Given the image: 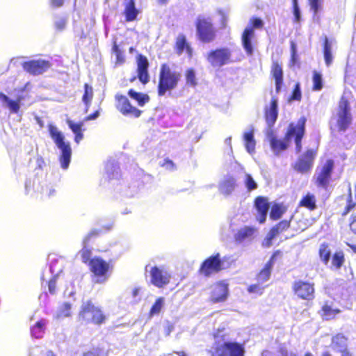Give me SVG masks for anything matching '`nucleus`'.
Listing matches in <instances>:
<instances>
[{
  "instance_id": "obj_58",
  "label": "nucleus",
  "mask_w": 356,
  "mask_h": 356,
  "mask_svg": "<svg viewBox=\"0 0 356 356\" xmlns=\"http://www.w3.org/2000/svg\"><path fill=\"white\" fill-rule=\"evenodd\" d=\"M282 256V252L280 250H275L273 252L272 255L270 256V259L268 261L271 262V266L273 267L275 262L279 259L281 258Z\"/></svg>"
},
{
  "instance_id": "obj_64",
  "label": "nucleus",
  "mask_w": 356,
  "mask_h": 356,
  "mask_svg": "<svg viewBox=\"0 0 356 356\" xmlns=\"http://www.w3.org/2000/svg\"><path fill=\"white\" fill-rule=\"evenodd\" d=\"M99 115V112L98 111H95L94 113L88 115V116L86 117L85 120H95L96 119Z\"/></svg>"
},
{
  "instance_id": "obj_23",
  "label": "nucleus",
  "mask_w": 356,
  "mask_h": 356,
  "mask_svg": "<svg viewBox=\"0 0 356 356\" xmlns=\"http://www.w3.org/2000/svg\"><path fill=\"white\" fill-rule=\"evenodd\" d=\"M175 51L179 56L186 52L188 58H191L193 55V48L187 42L186 38L184 34H179L176 38L175 43Z\"/></svg>"
},
{
  "instance_id": "obj_10",
  "label": "nucleus",
  "mask_w": 356,
  "mask_h": 356,
  "mask_svg": "<svg viewBox=\"0 0 356 356\" xmlns=\"http://www.w3.org/2000/svg\"><path fill=\"white\" fill-rule=\"evenodd\" d=\"M291 291L293 296L298 300L312 302L316 297L315 284L309 281L295 280L292 283Z\"/></svg>"
},
{
  "instance_id": "obj_33",
  "label": "nucleus",
  "mask_w": 356,
  "mask_h": 356,
  "mask_svg": "<svg viewBox=\"0 0 356 356\" xmlns=\"http://www.w3.org/2000/svg\"><path fill=\"white\" fill-rule=\"evenodd\" d=\"M128 95L135 100L139 106H143L150 100L149 96L146 93L138 92L134 89H129Z\"/></svg>"
},
{
  "instance_id": "obj_50",
  "label": "nucleus",
  "mask_w": 356,
  "mask_h": 356,
  "mask_svg": "<svg viewBox=\"0 0 356 356\" xmlns=\"http://www.w3.org/2000/svg\"><path fill=\"white\" fill-rule=\"evenodd\" d=\"M72 305L70 302H63L59 309V316L63 317H68L71 315Z\"/></svg>"
},
{
  "instance_id": "obj_46",
  "label": "nucleus",
  "mask_w": 356,
  "mask_h": 356,
  "mask_svg": "<svg viewBox=\"0 0 356 356\" xmlns=\"http://www.w3.org/2000/svg\"><path fill=\"white\" fill-rule=\"evenodd\" d=\"M356 207V202L353 200L351 190L349 189L348 195L346 199V205L341 213V216H345L348 215L350 211Z\"/></svg>"
},
{
  "instance_id": "obj_44",
  "label": "nucleus",
  "mask_w": 356,
  "mask_h": 356,
  "mask_svg": "<svg viewBox=\"0 0 356 356\" xmlns=\"http://www.w3.org/2000/svg\"><path fill=\"white\" fill-rule=\"evenodd\" d=\"M163 304H164V298H163V297L158 298L155 300L154 303L152 305V307L149 309V316L152 317L154 315L159 314L162 309Z\"/></svg>"
},
{
  "instance_id": "obj_42",
  "label": "nucleus",
  "mask_w": 356,
  "mask_h": 356,
  "mask_svg": "<svg viewBox=\"0 0 356 356\" xmlns=\"http://www.w3.org/2000/svg\"><path fill=\"white\" fill-rule=\"evenodd\" d=\"M345 261V256L343 251H336L332 256V266L336 268H341Z\"/></svg>"
},
{
  "instance_id": "obj_49",
  "label": "nucleus",
  "mask_w": 356,
  "mask_h": 356,
  "mask_svg": "<svg viewBox=\"0 0 356 356\" xmlns=\"http://www.w3.org/2000/svg\"><path fill=\"white\" fill-rule=\"evenodd\" d=\"M302 99V94L300 91V83H297L292 91L291 96L289 98V100L291 101H300Z\"/></svg>"
},
{
  "instance_id": "obj_8",
  "label": "nucleus",
  "mask_w": 356,
  "mask_h": 356,
  "mask_svg": "<svg viewBox=\"0 0 356 356\" xmlns=\"http://www.w3.org/2000/svg\"><path fill=\"white\" fill-rule=\"evenodd\" d=\"M337 126L339 131H345L351 124L353 118L348 97L342 95L337 109Z\"/></svg>"
},
{
  "instance_id": "obj_55",
  "label": "nucleus",
  "mask_w": 356,
  "mask_h": 356,
  "mask_svg": "<svg viewBox=\"0 0 356 356\" xmlns=\"http://www.w3.org/2000/svg\"><path fill=\"white\" fill-rule=\"evenodd\" d=\"M293 11L294 15V21L299 22L300 20V12L298 5V0H293Z\"/></svg>"
},
{
  "instance_id": "obj_54",
  "label": "nucleus",
  "mask_w": 356,
  "mask_h": 356,
  "mask_svg": "<svg viewBox=\"0 0 356 356\" xmlns=\"http://www.w3.org/2000/svg\"><path fill=\"white\" fill-rule=\"evenodd\" d=\"M311 10L313 11L314 15H316L321 9L323 0H308Z\"/></svg>"
},
{
  "instance_id": "obj_3",
  "label": "nucleus",
  "mask_w": 356,
  "mask_h": 356,
  "mask_svg": "<svg viewBox=\"0 0 356 356\" xmlns=\"http://www.w3.org/2000/svg\"><path fill=\"white\" fill-rule=\"evenodd\" d=\"M91 277L95 283L106 282L113 270V261H105L100 257H94L88 266Z\"/></svg>"
},
{
  "instance_id": "obj_19",
  "label": "nucleus",
  "mask_w": 356,
  "mask_h": 356,
  "mask_svg": "<svg viewBox=\"0 0 356 356\" xmlns=\"http://www.w3.org/2000/svg\"><path fill=\"white\" fill-rule=\"evenodd\" d=\"M292 218L293 216L289 220H282L272 227L264 238L262 245L265 248H270L272 245L273 239L290 227Z\"/></svg>"
},
{
  "instance_id": "obj_14",
  "label": "nucleus",
  "mask_w": 356,
  "mask_h": 356,
  "mask_svg": "<svg viewBox=\"0 0 356 356\" xmlns=\"http://www.w3.org/2000/svg\"><path fill=\"white\" fill-rule=\"evenodd\" d=\"M115 108L122 115L134 118L141 115L143 111L133 106L125 95L118 93L115 95Z\"/></svg>"
},
{
  "instance_id": "obj_39",
  "label": "nucleus",
  "mask_w": 356,
  "mask_h": 356,
  "mask_svg": "<svg viewBox=\"0 0 356 356\" xmlns=\"http://www.w3.org/2000/svg\"><path fill=\"white\" fill-rule=\"evenodd\" d=\"M83 87L84 92L82 97V101L86 106L85 111L88 112L92 99L93 98V89L92 87L90 86L88 83H85Z\"/></svg>"
},
{
  "instance_id": "obj_35",
  "label": "nucleus",
  "mask_w": 356,
  "mask_h": 356,
  "mask_svg": "<svg viewBox=\"0 0 356 356\" xmlns=\"http://www.w3.org/2000/svg\"><path fill=\"white\" fill-rule=\"evenodd\" d=\"M272 268L271 262L267 261L263 268L257 274V281L261 283L268 281L270 277Z\"/></svg>"
},
{
  "instance_id": "obj_60",
  "label": "nucleus",
  "mask_w": 356,
  "mask_h": 356,
  "mask_svg": "<svg viewBox=\"0 0 356 356\" xmlns=\"http://www.w3.org/2000/svg\"><path fill=\"white\" fill-rule=\"evenodd\" d=\"M223 186L227 189H233L235 186V179L233 177H230L225 180Z\"/></svg>"
},
{
  "instance_id": "obj_48",
  "label": "nucleus",
  "mask_w": 356,
  "mask_h": 356,
  "mask_svg": "<svg viewBox=\"0 0 356 356\" xmlns=\"http://www.w3.org/2000/svg\"><path fill=\"white\" fill-rule=\"evenodd\" d=\"M80 254L81 257L82 261L89 266V264L91 261V259H92V250L86 247H83L80 250Z\"/></svg>"
},
{
  "instance_id": "obj_62",
  "label": "nucleus",
  "mask_w": 356,
  "mask_h": 356,
  "mask_svg": "<svg viewBox=\"0 0 356 356\" xmlns=\"http://www.w3.org/2000/svg\"><path fill=\"white\" fill-rule=\"evenodd\" d=\"M65 0H50V5L53 8H60L64 5Z\"/></svg>"
},
{
  "instance_id": "obj_15",
  "label": "nucleus",
  "mask_w": 356,
  "mask_h": 356,
  "mask_svg": "<svg viewBox=\"0 0 356 356\" xmlns=\"http://www.w3.org/2000/svg\"><path fill=\"white\" fill-rule=\"evenodd\" d=\"M250 26L246 27L242 34V44L244 49L248 55H252L253 48L251 39L254 35V29H261L264 26L263 21L258 17H252L250 19Z\"/></svg>"
},
{
  "instance_id": "obj_5",
  "label": "nucleus",
  "mask_w": 356,
  "mask_h": 356,
  "mask_svg": "<svg viewBox=\"0 0 356 356\" xmlns=\"http://www.w3.org/2000/svg\"><path fill=\"white\" fill-rule=\"evenodd\" d=\"M49 134L56 146L60 150L59 161L61 168L67 169L71 161L72 148L70 143L65 141V138L62 133L59 131L54 126L50 125L49 128Z\"/></svg>"
},
{
  "instance_id": "obj_13",
  "label": "nucleus",
  "mask_w": 356,
  "mask_h": 356,
  "mask_svg": "<svg viewBox=\"0 0 356 356\" xmlns=\"http://www.w3.org/2000/svg\"><path fill=\"white\" fill-rule=\"evenodd\" d=\"M115 108L122 115L134 118L141 115L143 111L133 106L125 95L118 93L115 95Z\"/></svg>"
},
{
  "instance_id": "obj_52",
  "label": "nucleus",
  "mask_w": 356,
  "mask_h": 356,
  "mask_svg": "<svg viewBox=\"0 0 356 356\" xmlns=\"http://www.w3.org/2000/svg\"><path fill=\"white\" fill-rule=\"evenodd\" d=\"M67 124L74 134L82 132L83 122L75 123L71 120H67Z\"/></svg>"
},
{
  "instance_id": "obj_31",
  "label": "nucleus",
  "mask_w": 356,
  "mask_h": 356,
  "mask_svg": "<svg viewBox=\"0 0 356 356\" xmlns=\"http://www.w3.org/2000/svg\"><path fill=\"white\" fill-rule=\"evenodd\" d=\"M348 337L343 333H337L331 338V346L341 353V350H343V349H348Z\"/></svg>"
},
{
  "instance_id": "obj_29",
  "label": "nucleus",
  "mask_w": 356,
  "mask_h": 356,
  "mask_svg": "<svg viewBox=\"0 0 356 356\" xmlns=\"http://www.w3.org/2000/svg\"><path fill=\"white\" fill-rule=\"evenodd\" d=\"M341 312L339 308H332L330 303L325 302L319 312L320 316L323 320L331 321L336 318L337 316Z\"/></svg>"
},
{
  "instance_id": "obj_38",
  "label": "nucleus",
  "mask_w": 356,
  "mask_h": 356,
  "mask_svg": "<svg viewBox=\"0 0 356 356\" xmlns=\"http://www.w3.org/2000/svg\"><path fill=\"white\" fill-rule=\"evenodd\" d=\"M245 147L246 150L250 153H254L255 150L256 142L254 139L253 131L245 132L243 135Z\"/></svg>"
},
{
  "instance_id": "obj_2",
  "label": "nucleus",
  "mask_w": 356,
  "mask_h": 356,
  "mask_svg": "<svg viewBox=\"0 0 356 356\" xmlns=\"http://www.w3.org/2000/svg\"><path fill=\"white\" fill-rule=\"evenodd\" d=\"M181 79L180 72L173 70L167 63H162L159 73L158 95L163 96L167 92L175 90L178 86Z\"/></svg>"
},
{
  "instance_id": "obj_22",
  "label": "nucleus",
  "mask_w": 356,
  "mask_h": 356,
  "mask_svg": "<svg viewBox=\"0 0 356 356\" xmlns=\"http://www.w3.org/2000/svg\"><path fill=\"white\" fill-rule=\"evenodd\" d=\"M26 98V96L19 95L16 99H10L6 95L0 92V103L6 106L10 113H18L20 111V103Z\"/></svg>"
},
{
  "instance_id": "obj_11",
  "label": "nucleus",
  "mask_w": 356,
  "mask_h": 356,
  "mask_svg": "<svg viewBox=\"0 0 356 356\" xmlns=\"http://www.w3.org/2000/svg\"><path fill=\"white\" fill-rule=\"evenodd\" d=\"M223 262L220 253L212 254L205 259L200 266L198 273L204 277H209L223 270Z\"/></svg>"
},
{
  "instance_id": "obj_34",
  "label": "nucleus",
  "mask_w": 356,
  "mask_h": 356,
  "mask_svg": "<svg viewBox=\"0 0 356 356\" xmlns=\"http://www.w3.org/2000/svg\"><path fill=\"white\" fill-rule=\"evenodd\" d=\"M46 321L44 319H40L34 325L31 327V336L35 339H41L45 332Z\"/></svg>"
},
{
  "instance_id": "obj_57",
  "label": "nucleus",
  "mask_w": 356,
  "mask_h": 356,
  "mask_svg": "<svg viewBox=\"0 0 356 356\" xmlns=\"http://www.w3.org/2000/svg\"><path fill=\"white\" fill-rule=\"evenodd\" d=\"M282 256V252L280 250H275L273 252L272 255L270 256V259L268 261L271 262V266L273 267L275 262L279 259L281 258Z\"/></svg>"
},
{
  "instance_id": "obj_63",
  "label": "nucleus",
  "mask_w": 356,
  "mask_h": 356,
  "mask_svg": "<svg viewBox=\"0 0 356 356\" xmlns=\"http://www.w3.org/2000/svg\"><path fill=\"white\" fill-rule=\"evenodd\" d=\"M161 166H163V167L165 166L170 169H172L175 168V164L172 162V161H171L170 159H165L163 161V163L161 164Z\"/></svg>"
},
{
  "instance_id": "obj_17",
  "label": "nucleus",
  "mask_w": 356,
  "mask_h": 356,
  "mask_svg": "<svg viewBox=\"0 0 356 356\" xmlns=\"http://www.w3.org/2000/svg\"><path fill=\"white\" fill-rule=\"evenodd\" d=\"M317 149H307L294 164V170L300 173L309 172L313 166Z\"/></svg>"
},
{
  "instance_id": "obj_41",
  "label": "nucleus",
  "mask_w": 356,
  "mask_h": 356,
  "mask_svg": "<svg viewBox=\"0 0 356 356\" xmlns=\"http://www.w3.org/2000/svg\"><path fill=\"white\" fill-rule=\"evenodd\" d=\"M186 86L195 88L197 86V79L196 78L195 70L192 68H188L184 72Z\"/></svg>"
},
{
  "instance_id": "obj_28",
  "label": "nucleus",
  "mask_w": 356,
  "mask_h": 356,
  "mask_svg": "<svg viewBox=\"0 0 356 356\" xmlns=\"http://www.w3.org/2000/svg\"><path fill=\"white\" fill-rule=\"evenodd\" d=\"M270 74L275 80L276 92L278 93L283 83V70L278 62H273L270 69Z\"/></svg>"
},
{
  "instance_id": "obj_18",
  "label": "nucleus",
  "mask_w": 356,
  "mask_h": 356,
  "mask_svg": "<svg viewBox=\"0 0 356 356\" xmlns=\"http://www.w3.org/2000/svg\"><path fill=\"white\" fill-rule=\"evenodd\" d=\"M51 64L49 61L38 59L31 60L22 63L23 69L28 73L37 76L41 74L49 69Z\"/></svg>"
},
{
  "instance_id": "obj_7",
  "label": "nucleus",
  "mask_w": 356,
  "mask_h": 356,
  "mask_svg": "<svg viewBox=\"0 0 356 356\" xmlns=\"http://www.w3.org/2000/svg\"><path fill=\"white\" fill-rule=\"evenodd\" d=\"M334 168V161L327 159L321 165L317 167L313 177L314 184L320 188L327 190L332 180V175Z\"/></svg>"
},
{
  "instance_id": "obj_56",
  "label": "nucleus",
  "mask_w": 356,
  "mask_h": 356,
  "mask_svg": "<svg viewBox=\"0 0 356 356\" xmlns=\"http://www.w3.org/2000/svg\"><path fill=\"white\" fill-rule=\"evenodd\" d=\"M348 225L350 230L356 235V211L350 215Z\"/></svg>"
},
{
  "instance_id": "obj_36",
  "label": "nucleus",
  "mask_w": 356,
  "mask_h": 356,
  "mask_svg": "<svg viewBox=\"0 0 356 356\" xmlns=\"http://www.w3.org/2000/svg\"><path fill=\"white\" fill-rule=\"evenodd\" d=\"M111 52L115 56L116 65H121L125 63L126 57L124 51L120 48L116 40L113 41Z\"/></svg>"
},
{
  "instance_id": "obj_59",
  "label": "nucleus",
  "mask_w": 356,
  "mask_h": 356,
  "mask_svg": "<svg viewBox=\"0 0 356 356\" xmlns=\"http://www.w3.org/2000/svg\"><path fill=\"white\" fill-rule=\"evenodd\" d=\"M48 289L49 291L54 294L56 292V278L55 277H53L51 278L48 282Z\"/></svg>"
},
{
  "instance_id": "obj_43",
  "label": "nucleus",
  "mask_w": 356,
  "mask_h": 356,
  "mask_svg": "<svg viewBox=\"0 0 356 356\" xmlns=\"http://www.w3.org/2000/svg\"><path fill=\"white\" fill-rule=\"evenodd\" d=\"M318 254L324 264L327 265L330 261L331 256V251L329 248V245L327 243H323L320 245L318 250Z\"/></svg>"
},
{
  "instance_id": "obj_45",
  "label": "nucleus",
  "mask_w": 356,
  "mask_h": 356,
  "mask_svg": "<svg viewBox=\"0 0 356 356\" xmlns=\"http://www.w3.org/2000/svg\"><path fill=\"white\" fill-rule=\"evenodd\" d=\"M312 81H313V86H312L313 90L318 91L323 88V79H322V76L320 72H318L317 71L313 72Z\"/></svg>"
},
{
  "instance_id": "obj_21",
  "label": "nucleus",
  "mask_w": 356,
  "mask_h": 356,
  "mask_svg": "<svg viewBox=\"0 0 356 356\" xmlns=\"http://www.w3.org/2000/svg\"><path fill=\"white\" fill-rule=\"evenodd\" d=\"M151 282L155 286L162 288L170 283V275L157 266L150 270Z\"/></svg>"
},
{
  "instance_id": "obj_37",
  "label": "nucleus",
  "mask_w": 356,
  "mask_h": 356,
  "mask_svg": "<svg viewBox=\"0 0 356 356\" xmlns=\"http://www.w3.org/2000/svg\"><path fill=\"white\" fill-rule=\"evenodd\" d=\"M323 51L325 63L327 66H330L332 63V44L327 37L323 39Z\"/></svg>"
},
{
  "instance_id": "obj_61",
  "label": "nucleus",
  "mask_w": 356,
  "mask_h": 356,
  "mask_svg": "<svg viewBox=\"0 0 356 356\" xmlns=\"http://www.w3.org/2000/svg\"><path fill=\"white\" fill-rule=\"evenodd\" d=\"M67 24V19L65 18H61L56 22L55 27L58 31H62L65 29Z\"/></svg>"
},
{
  "instance_id": "obj_47",
  "label": "nucleus",
  "mask_w": 356,
  "mask_h": 356,
  "mask_svg": "<svg viewBox=\"0 0 356 356\" xmlns=\"http://www.w3.org/2000/svg\"><path fill=\"white\" fill-rule=\"evenodd\" d=\"M265 286L262 285V283L257 282L256 284L250 285L247 288V291L250 293H254L259 296L263 294Z\"/></svg>"
},
{
  "instance_id": "obj_4",
  "label": "nucleus",
  "mask_w": 356,
  "mask_h": 356,
  "mask_svg": "<svg viewBox=\"0 0 356 356\" xmlns=\"http://www.w3.org/2000/svg\"><path fill=\"white\" fill-rule=\"evenodd\" d=\"M196 36L204 44L213 42L216 38V29L211 17L198 16L195 20Z\"/></svg>"
},
{
  "instance_id": "obj_9",
  "label": "nucleus",
  "mask_w": 356,
  "mask_h": 356,
  "mask_svg": "<svg viewBox=\"0 0 356 356\" xmlns=\"http://www.w3.org/2000/svg\"><path fill=\"white\" fill-rule=\"evenodd\" d=\"M245 353L244 346L241 343L233 341L220 343L216 341L211 356H245Z\"/></svg>"
},
{
  "instance_id": "obj_12",
  "label": "nucleus",
  "mask_w": 356,
  "mask_h": 356,
  "mask_svg": "<svg viewBox=\"0 0 356 356\" xmlns=\"http://www.w3.org/2000/svg\"><path fill=\"white\" fill-rule=\"evenodd\" d=\"M207 60L213 67H220L233 62L232 51L227 47L211 50L207 55Z\"/></svg>"
},
{
  "instance_id": "obj_16",
  "label": "nucleus",
  "mask_w": 356,
  "mask_h": 356,
  "mask_svg": "<svg viewBox=\"0 0 356 356\" xmlns=\"http://www.w3.org/2000/svg\"><path fill=\"white\" fill-rule=\"evenodd\" d=\"M149 61L147 57L143 54H138L136 56V76H133L129 79V81L133 83L138 79L140 82L146 85L149 81Z\"/></svg>"
},
{
  "instance_id": "obj_25",
  "label": "nucleus",
  "mask_w": 356,
  "mask_h": 356,
  "mask_svg": "<svg viewBox=\"0 0 356 356\" xmlns=\"http://www.w3.org/2000/svg\"><path fill=\"white\" fill-rule=\"evenodd\" d=\"M268 138L270 147L276 155L285 151L290 144L289 140L286 139L285 136L283 139H280L273 132L269 134Z\"/></svg>"
},
{
  "instance_id": "obj_30",
  "label": "nucleus",
  "mask_w": 356,
  "mask_h": 356,
  "mask_svg": "<svg viewBox=\"0 0 356 356\" xmlns=\"http://www.w3.org/2000/svg\"><path fill=\"white\" fill-rule=\"evenodd\" d=\"M256 232V227L252 226H245L237 231L234 235V239L238 243H241L246 239L252 238Z\"/></svg>"
},
{
  "instance_id": "obj_51",
  "label": "nucleus",
  "mask_w": 356,
  "mask_h": 356,
  "mask_svg": "<svg viewBox=\"0 0 356 356\" xmlns=\"http://www.w3.org/2000/svg\"><path fill=\"white\" fill-rule=\"evenodd\" d=\"M101 234V230L99 229H92L83 238V243L86 245L89 244L91 241H92L94 238L99 237Z\"/></svg>"
},
{
  "instance_id": "obj_27",
  "label": "nucleus",
  "mask_w": 356,
  "mask_h": 356,
  "mask_svg": "<svg viewBox=\"0 0 356 356\" xmlns=\"http://www.w3.org/2000/svg\"><path fill=\"white\" fill-rule=\"evenodd\" d=\"M123 14L127 22H133L137 19L139 10L136 7L135 0H124Z\"/></svg>"
},
{
  "instance_id": "obj_32",
  "label": "nucleus",
  "mask_w": 356,
  "mask_h": 356,
  "mask_svg": "<svg viewBox=\"0 0 356 356\" xmlns=\"http://www.w3.org/2000/svg\"><path fill=\"white\" fill-rule=\"evenodd\" d=\"M300 207H304L309 211H314L317 208L316 197L314 194L307 193L298 203Z\"/></svg>"
},
{
  "instance_id": "obj_6",
  "label": "nucleus",
  "mask_w": 356,
  "mask_h": 356,
  "mask_svg": "<svg viewBox=\"0 0 356 356\" xmlns=\"http://www.w3.org/2000/svg\"><path fill=\"white\" fill-rule=\"evenodd\" d=\"M307 119L305 116L300 117L296 123H289L285 132L286 139L290 142L291 139L294 140L296 144V152H301L302 145V140L305 134V125Z\"/></svg>"
},
{
  "instance_id": "obj_40",
  "label": "nucleus",
  "mask_w": 356,
  "mask_h": 356,
  "mask_svg": "<svg viewBox=\"0 0 356 356\" xmlns=\"http://www.w3.org/2000/svg\"><path fill=\"white\" fill-rule=\"evenodd\" d=\"M286 211V207L282 204H274L270 209V218L273 220L280 219L282 215Z\"/></svg>"
},
{
  "instance_id": "obj_20",
  "label": "nucleus",
  "mask_w": 356,
  "mask_h": 356,
  "mask_svg": "<svg viewBox=\"0 0 356 356\" xmlns=\"http://www.w3.org/2000/svg\"><path fill=\"white\" fill-rule=\"evenodd\" d=\"M228 296V284L225 281H218L213 284L210 294V301L218 303L225 301Z\"/></svg>"
},
{
  "instance_id": "obj_24",
  "label": "nucleus",
  "mask_w": 356,
  "mask_h": 356,
  "mask_svg": "<svg viewBox=\"0 0 356 356\" xmlns=\"http://www.w3.org/2000/svg\"><path fill=\"white\" fill-rule=\"evenodd\" d=\"M278 117V106L277 100L275 97H273L270 100V104L269 107H266L264 109V118L266 122L269 127H272Z\"/></svg>"
},
{
  "instance_id": "obj_1",
  "label": "nucleus",
  "mask_w": 356,
  "mask_h": 356,
  "mask_svg": "<svg viewBox=\"0 0 356 356\" xmlns=\"http://www.w3.org/2000/svg\"><path fill=\"white\" fill-rule=\"evenodd\" d=\"M107 316L103 309L88 300L81 305L77 315V321L81 325L92 324L100 326L105 323Z\"/></svg>"
},
{
  "instance_id": "obj_53",
  "label": "nucleus",
  "mask_w": 356,
  "mask_h": 356,
  "mask_svg": "<svg viewBox=\"0 0 356 356\" xmlns=\"http://www.w3.org/2000/svg\"><path fill=\"white\" fill-rule=\"evenodd\" d=\"M245 185L248 191H251L257 188V184L250 174L245 175Z\"/></svg>"
},
{
  "instance_id": "obj_26",
  "label": "nucleus",
  "mask_w": 356,
  "mask_h": 356,
  "mask_svg": "<svg viewBox=\"0 0 356 356\" xmlns=\"http://www.w3.org/2000/svg\"><path fill=\"white\" fill-rule=\"evenodd\" d=\"M254 207L259 214L257 220L261 224L264 223L266 220L268 211L269 209L268 199L262 196L257 197L254 199Z\"/></svg>"
}]
</instances>
